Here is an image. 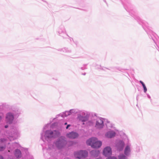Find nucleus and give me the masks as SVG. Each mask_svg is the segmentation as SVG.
Masks as SVG:
<instances>
[{"mask_svg":"<svg viewBox=\"0 0 159 159\" xmlns=\"http://www.w3.org/2000/svg\"><path fill=\"white\" fill-rule=\"evenodd\" d=\"M118 159H127V157L124 154H121L119 156Z\"/></svg>","mask_w":159,"mask_h":159,"instance_id":"obj_23","label":"nucleus"},{"mask_svg":"<svg viewBox=\"0 0 159 159\" xmlns=\"http://www.w3.org/2000/svg\"><path fill=\"white\" fill-rule=\"evenodd\" d=\"M87 144L94 148H100L102 145L101 141H98L97 139L95 137L92 138L86 141Z\"/></svg>","mask_w":159,"mask_h":159,"instance_id":"obj_3","label":"nucleus"},{"mask_svg":"<svg viewBox=\"0 0 159 159\" xmlns=\"http://www.w3.org/2000/svg\"><path fill=\"white\" fill-rule=\"evenodd\" d=\"M78 134L74 131H72L66 134V136L70 139H75L77 138L79 136Z\"/></svg>","mask_w":159,"mask_h":159,"instance_id":"obj_11","label":"nucleus"},{"mask_svg":"<svg viewBox=\"0 0 159 159\" xmlns=\"http://www.w3.org/2000/svg\"><path fill=\"white\" fill-rule=\"evenodd\" d=\"M3 117V115H0V122L2 121Z\"/></svg>","mask_w":159,"mask_h":159,"instance_id":"obj_29","label":"nucleus"},{"mask_svg":"<svg viewBox=\"0 0 159 159\" xmlns=\"http://www.w3.org/2000/svg\"><path fill=\"white\" fill-rule=\"evenodd\" d=\"M68 143L69 146H71L73 144L72 141L68 142L66 138L64 136H61L57 138L54 142V144L58 150H61L66 147Z\"/></svg>","mask_w":159,"mask_h":159,"instance_id":"obj_2","label":"nucleus"},{"mask_svg":"<svg viewBox=\"0 0 159 159\" xmlns=\"http://www.w3.org/2000/svg\"><path fill=\"white\" fill-rule=\"evenodd\" d=\"M96 67L97 69H102V70H104L103 68H105H105H104L103 67H102L101 66H100V65H97V66Z\"/></svg>","mask_w":159,"mask_h":159,"instance_id":"obj_25","label":"nucleus"},{"mask_svg":"<svg viewBox=\"0 0 159 159\" xmlns=\"http://www.w3.org/2000/svg\"><path fill=\"white\" fill-rule=\"evenodd\" d=\"M131 151L130 146L128 145L126 146L124 150V155L127 157L130 155Z\"/></svg>","mask_w":159,"mask_h":159,"instance_id":"obj_18","label":"nucleus"},{"mask_svg":"<svg viewBox=\"0 0 159 159\" xmlns=\"http://www.w3.org/2000/svg\"><path fill=\"white\" fill-rule=\"evenodd\" d=\"M15 118L13 115L12 112H9L6 114V122L9 124H12L14 121V119Z\"/></svg>","mask_w":159,"mask_h":159,"instance_id":"obj_9","label":"nucleus"},{"mask_svg":"<svg viewBox=\"0 0 159 159\" xmlns=\"http://www.w3.org/2000/svg\"><path fill=\"white\" fill-rule=\"evenodd\" d=\"M104 119L102 118H97L95 117V123L94 127L97 129H100L104 126Z\"/></svg>","mask_w":159,"mask_h":159,"instance_id":"obj_6","label":"nucleus"},{"mask_svg":"<svg viewBox=\"0 0 159 159\" xmlns=\"http://www.w3.org/2000/svg\"><path fill=\"white\" fill-rule=\"evenodd\" d=\"M0 159H4L3 157L0 155Z\"/></svg>","mask_w":159,"mask_h":159,"instance_id":"obj_33","label":"nucleus"},{"mask_svg":"<svg viewBox=\"0 0 159 159\" xmlns=\"http://www.w3.org/2000/svg\"><path fill=\"white\" fill-rule=\"evenodd\" d=\"M74 154L77 158L80 159L86 157L88 155V153L85 150H80L75 152Z\"/></svg>","mask_w":159,"mask_h":159,"instance_id":"obj_8","label":"nucleus"},{"mask_svg":"<svg viewBox=\"0 0 159 159\" xmlns=\"http://www.w3.org/2000/svg\"><path fill=\"white\" fill-rule=\"evenodd\" d=\"M8 136L13 139H17L20 135V132L16 127H13L10 129V131L7 133Z\"/></svg>","mask_w":159,"mask_h":159,"instance_id":"obj_5","label":"nucleus"},{"mask_svg":"<svg viewBox=\"0 0 159 159\" xmlns=\"http://www.w3.org/2000/svg\"><path fill=\"white\" fill-rule=\"evenodd\" d=\"M70 126V124L68 125L66 127V129H67Z\"/></svg>","mask_w":159,"mask_h":159,"instance_id":"obj_30","label":"nucleus"},{"mask_svg":"<svg viewBox=\"0 0 159 159\" xmlns=\"http://www.w3.org/2000/svg\"><path fill=\"white\" fill-rule=\"evenodd\" d=\"M57 50L59 51L62 52L64 53H70L72 52V51L70 48L66 47L59 48Z\"/></svg>","mask_w":159,"mask_h":159,"instance_id":"obj_17","label":"nucleus"},{"mask_svg":"<svg viewBox=\"0 0 159 159\" xmlns=\"http://www.w3.org/2000/svg\"><path fill=\"white\" fill-rule=\"evenodd\" d=\"M116 133L113 130H110L105 134V136L108 138L111 139L114 138L116 135Z\"/></svg>","mask_w":159,"mask_h":159,"instance_id":"obj_13","label":"nucleus"},{"mask_svg":"<svg viewBox=\"0 0 159 159\" xmlns=\"http://www.w3.org/2000/svg\"><path fill=\"white\" fill-rule=\"evenodd\" d=\"M12 113L15 118H16L18 117L20 114L21 111L19 108H16L13 110Z\"/></svg>","mask_w":159,"mask_h":159,"instance_id":"obj_15","label":"nucleus"},{"mask_svg":"<svg viewBox=\"0 0 159 159\" xmlns=\"http://www.w3.org/2000/svg\"><path fill=\"white\" fill-rule=\"evenodd\" d=\"M90 153L93 156L95 157H97L98 156L99 152L98 150H93L91 151Z\"/></svg>","mask_w":159,"mask_h":159,"instance_id":"obj_20","label":"nucleus"},{"mask_svg":"<svg viewBox=\"0 0 159 159\" xmlns=\"http://www.w3.org/2000/svg\"><path fill=\"white\" fill-rule=\"evenodd\" d=\"M147 97L148 98H149V99L151 98V97L148 94H147Z\"/></svg>","mask_w":159,"mask_h":159,"instance_id":"obj_31","label":"nucleus"},{"mask_svg":"<svg viewBox=\"0 0 159 159\" xmlns=\"http://www.w3.org/2000/svg\"><path fill=\"white\" fill-rule=\"evenodd\" d=\"M5 148V146H0V151H3Z\"/></svg>","mask_w":159,"mask_h":159,"instance_id":"obj_26","label":"nucleus"},{"mask_svg":"<svg viewBox=\"0 0 159 159\" xmlns=\"http://www.w3.org/2000/svg\"><path fill=\"white\" fill-rule=\"evenodd\" d=\"M58 32L60 35L63 38H66L68 35L66 33V30L63 26H60L58 30Z\"/></svg>","mask_w":159,"mask_h":159,"instance_id":"obj_10","label":"nucleus"},{"mask_svg":"<svg viewBox=\"0 0 159 159\" xmlns=\"http://www.w3.org/2000/svg\"><path fill=\"white\" fill-rule=\"evenodd\" d=\"M50 126L49 124L46 125L43 128V131L41 133V139L43 142L48 141L60 135V133L58 130L47 129Z\"/></svg>","mask_w":159,"mask_h":159,"instance_id":"obj_1","label":"nucleus"},{"mask_svg":"<svg viewBox=\"0 0 159 159\" xmlns=\"http://www.w3.org/2000/svg\"><path fill=\"white\" fill-rule=\"evenodd\" d=\"M111 149L110 147H107L104 149L103 154L104 156L107 157L111 155Z\"/></svg>","mask_w":159,"mask_h":159,"instance_id":"obj_12","label":"nucleus"},{"mask_svg":"<svg viewBox=\"0 0 159 159\" xmlns=\"http://www.w3.org/2000/svg\"><path fill=\"white\" fill-rule=\"evenodd\" d=\"M83 75H85V74H86V73H84V74H82Z\"/></svg>","mask_w":159,"mask_h":159,"instance_id":"obj_38","label":"nucleus"},{"mask_svg":"<svg viewBox=\"0 0 159 159\" xmlns=\"http://www.w3.org/2000/svg\"><path fill=\"white\" fill-rule=\"evenodd\" d=\"M90 113L89 112L81 110L80 113L77 114V120L79 122H86L89 119Z\"/></svg>","mask_w":159,"mask_h":159,"instance_id":"obj_4","label":"nucleus"},{"mask_svg":"<svg viewBox=\"0 0 159 159\" xmlns=\"http://www.w3.org/2000/svg\"><path fill=\"white\" fill-rule=\"evenodd\" d=\"M125 143L124 142L121 140H119L116 144L117 149L119 151H122L124 147Z\"/></svg>","mask_w":159,"mask_h":159,"instance_id":"obj_14","label":"nucleus"},{"mask_svg":"<svg viewBox=\"0 0 159 159\" xmlns=\"http://www.w3.org/2000/svg\"><path fill=\"white\" fill-rule=\"evenodd\" d=\"M87 64H84L83 66L80 68V69L81 70H83L87 69L86 66Z\"/></svg>","mask_w":159,"mask_h":159,"instance_id":"obj_24","label":"nucleus"},{"mask_svg":"<svg viewBox=\"0 0 159 159\" xmlns=\"http://www.w3.org/2000/svg\"><path fill=\"white\" fill-rule=\"evenodd\" d=\"M82 122V125H86V123H85V122Z\"/></svg>","mask_w":159,"mask_h":159,"instance_id":"obj_32","label":"nucleus"},{"mask_svg":"<svg viewBox=\"0 0 159 159\" xmlns=\"http://www.w3.org/2000/svg\"><path fill=\"white\" fill-rule=\"evenodd\" d=\"M90 115L92 116L90 120H88L86 122L87 126H93L95 125V117H97V114L95 113H91Z\"/></svg>","mask_w":159,"mask_h":159,"instance_id":"obj_7","label":"nucleus"},{"mask_svg":"<svg viewBox=\"0 0 159 159\" xmlns=\"http://www.w3.org/2000/svg\"><path fill=\"white\" fill-rule=\"evenodd\" d=\"M67 124V123L66 122L64 123V125H66Z\"/></svg>","mask_w":159,"mask_h":159,"instance_id":"obj_37","label":"nucleus"},{"mask_svg":"<svg viewBox=\"0 0 159 159\" xmlns=\"http://www.w3.org/2000/svg\"><path fill=\"white\" fill-rule=\"evenodd\" d=\"M139 82L142 84V85L143 86V89L144 92V93H146L147 91V89L146 87V86L145 84L141 80H140L139 81Z\"/></svg>","mask_w":159,"mask_h":159,"instance_id":"obj_22","label":"nucleus"},{"mask_svg":"<svg viewBox=\"0 0 159 159\" xmlns=\"http://www.w3.org/2000/svg\"><path fill=\"white\" fill-rule=\"evenodd\" d=\"M6 141V139L4 138H1L0 139V142L2 143Z\"/></svg>","mask_w":159,"mask_h":159,"instance_id":"obj_27","label":"nucleus"},{"mask_svg":"<svg viewBox=\"0 0 159 159\" xmlns=\"http://www.w3.org/2000/svg\"><path fill=\"white\" fill-rule=\"evenodd\" d=\"M16 143H16V142L14 143H13V145H14L15 144H16Z\"/></svg>","mask_w":159,"mask_h":159,"instance_id":"obj_36","label":"nucleus"},{"mask_svg":"<svg viewBox=\"0 0 159 159\" xmlns=\"http://www.w3.org/2000/svg\"><path fill=\"white\" fill-rule=\"evenodd\" d=\"M8 125H5L4 127L5 128H7L8 127Z\"/></svg>","mask_w":159,"mask_h":159,"instance_id":"obj_34","label":"nucleus"},{"mask_svg":"<svg viewBox=\"0 0 159 159\" xmlns=\"http://www.w3.org/2000/svg\"><path fill=\"white\" fill-rule=\"evenodd\" d=\"M70 114H77V115L80 113V112L81 111V110H80L78 109H72L70 110Z\"/></svg>","mask_w":159,"mask_h":159,"instance_id":"obj_19","label":"nucleus"},{"mask_svg":"<svg viewBox=\"0 0 159 159\" xmlns=\"http://www.w3.org/2000/svg\"><path fill=\"white\" fill-rule=\"evenodd\" d=\"M106 159H117V158L114 157H108V158Z\"/></svg>","mask_w":159,"mask_h":159,"instance_id":"obj_28","label":"nucleus"},{"mask_svg":"<svg viewBox=\"0 0 159 159\" xmlns=\"http://www.w3.org/2000/svg\"><path fill=\"white\" fill-rule=\"evenodd\" d=\"M14 154L17 158H20L22 156L21 152L18 149H16L15 150Z\"/></svg>","mask_w":159,"mask_h":159,"instance_id":"obj_16","label":"nucleus"},{"mask_svg":"<svg viewBox=\"0 0 159 159\" xmlns=\"http://www.w3.org/2000/svg\"><path fill=\"white\" fill-rule=\"evenodd\" d=\"M71 115L70 112V111H66L64 112H63L62 114H60V115L62 117H66L68 116Z\"/></svg>","mask_w":159,"mask_h":159,"instance_id":"obj_21","label":"nucleus"},{"mask_svg":"<svg viewBox=\"0 0 159 159\" xmlns=\"http://www.w3.org/2000/svg\"><path fill=\"white\" fill-rule=\"evenodd\" d=\"M70 41H71V40H72L73 41V39L72 38H70Z\"/></svg>","mask_w":159,"mask_h":159,"instance_id":"obj_35","label":"nucleus"}]
</instances>
